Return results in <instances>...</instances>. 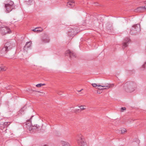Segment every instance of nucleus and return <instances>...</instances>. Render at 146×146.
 <instances>
[{"label":"nucleus","mask_w":146,"mask_h":146,"mask_svg":"<svg viewBox=\"0 0 146 146\" xmlns=\"http://www.w3.org/2000/svg\"><path fill=\"white\" fill-rule=\"evenodd\" d=\"M83 89H82L81 90H80V91H78V92H80Z\"/></svg>","instance_id":"7c9ffc66"},{"label":"nucleus","mask_w":146,"mask_h":146,"mask_svg":"<svg viewBox=\"0 0 146 146\" xmlns=\"http://www.w3.org/2000/svg\"><path fill=\"white\" fill-rule=\"evenodd\" d=\"M92 85L94 87L97 86V85L96 83L92 84Z\"/></svg>","instance_id":"393cba45"},{"label":"nucleus","mask_w":146,"mask_h":146,"mask_svg":"<svg viewBox=\"0 0 146 146\" xmlns=\"http://www.w3.org/2000/svg\"><path fill=\"white\" fill-rule=\"evenodd\" d=\"M77 142L79 146H87V144L85 141L84 137L81 135H79L77 138Z\"/></svg>","instance_id":"39448f33"},{"label":"nucleus","mask_w":146,"mask_h":146,"mask_svg":"<svg viewBox=\"0 0 146 146\" xmlns=\"http://www.w3.org/2000/svg\"><path fill=\"white\" fill-rule=\"evenodd\" d=\"M7 3L5 5V8L6 9L5 12L6 13H8L14 9L15 5L13 2L10 0H7Z\"/></svg>","instance_id":"f257e3e1"},{"label":"nucleus","mask_w":146,"mask_h":146,"mask_svg":"<svg viewBox=\"0 0 146 146\" xmlns=\"http://www.w3.org/2000/svg\"><path fill=\"white\" fill-rule=\"evenodd\" d=\"M42 84L40 83V84H36V87H40L42 86Z\"/></svg>","instance_id":"b1692460"},{"label":"nucleus","mask_w":146,"mask_h":146,"mask_svg":"<svg viewBox=\"0 0 146 146\" xmlns=\"http://www.w3.org/2000/svg\"><path fill=\"white\" fill-rule=\"evenodd\" d=\"M26 108V106H24L19 110V113H21V114H23V112H24V110Z\"/></svg>","instance_id":"aec40b11"},{"label":"nucleus","mask_w":146,"mask_h":146,"mask_svg":"<svg viewBox=\"0 0 146 146\" xmlns=\"http://www.w3.org/2000/svg\"><path fill=\"white\" fill-rule=\"evenodd\" d=\"M146 64V62H145L144 64L142 65V66L141 68V70H143L144 69V68H145V65Z\"/></svg>","instance_id":"4be33fe9"},{"label":"nucleus","mask_w":146,"mask_h":146,"mask_svg":"<svg viewBox=\"0 0 146 146\" xmlns=\"http://www.w3.org/2000/svg\"><path fill=\"white\" fill-rule=\"evenodd\" d=\"M126 108L125 107H122L121 108V110H122V111H123V110H125Z\"/></svg>","instance_id":"a878e982"},{"label":"nucleus","mask_w":146,"mask_h":146,"mask_svg":"<svg viewBox=\"0 0 146 146\" xmlns=\"http://www.w3.org/2000/svg\"><path fill=\"white\" fill-rule=\"evenodd\" d=\"M7 130V129H6L5 130V131Z\"/></svg>","instance_id":"473e14b6"},{"label":"nucleus","mask_w":146,"mask_h":146,"mask_svg":"<svg viewBox=\"0 0 146 146\" xmlns=\"http://www.w3.org/2000/svg\"><path fill=\"white\" fill-rule=\"evenodd\" d=\"M102 87H103V88L101 89V90L107 89H108L111 87V85L108 84L105 86H102Z\"/></svg>","instance_id":"a211bd4d"},{"label":"nucleus","mask_w":146,"mask_h":146,"mask_svg":"<svg viewBox=\"0 0 146 146\" xmlns=\"http://www.w3.org/2000/svg\"><path fill=\"white\" fill-rule=\"evenodd\" d=\"M3 120V119H2L0 121V128L1 129L6 128L10 124L9 122H5Z\"/></svg>","instance_id":"9d476101"},{"label":"nucleus","mask_w":146,"mask_h":146,"mask_svg":"<svg viewBox=\"0 0 146 146\" xmlns=\"http://www.w3.org/2000/svg\"><path fill=\"white\" fill-rule=\"evenodd\" d=\"M61 142L62 146H70L69 143L67 142L62 141Z\"/></svg>","instance_id":"f3484780"},{"label":"nucleus","mask_w":146,"mask_h":146,"mask_svg":"<svg viewBox=\"0 0 146 146\" xmlns=\"http://www.w3.org/2000/svg\"><path fill=\"white\" fill-rule=\"evenodd\" d=\"M26 127L29 130L30 132L31 133L36 131H38L41 128V127L37 125H27Z\"/></svg>","instance_id":"7ed1b4c3"},{"label":"nucleus","mask_w":146,"mask_h":146,"mask_svg":"<svg viewBox=\"0 0 146 146\" xmlns=\"http://www.w3.org/2000/svg\"><path fill=\"white\" fill-rule=\"evenodd\" d=\"M7 68L5 67H3L2 66H0V71H4L6 70Z\"/></svg>","instance_id":"412c9836"},{"label":"nucleus","mask_w":146,"mask_h":146,"mask_svg":"<svg viewBox=\"0 0 146 146\" xmlns=\"http://www.w3.org/2000/svg\"><path fill=\"white\" fill-rule=\"evenodd\" d=\"M130 41V39L128 38H126L124 40L122 44V48L123 49L128 46Z\"/></svg>","instance_id":"f8f14e48"},{"label":"nucleus","mask_w":146,"mask_h":146,"mask_svg":"<svg viewBox=\"0 0 146 146\" xmlns=\"http://www.w3.org/2000/svg\"><path fill=\"white\" fill-rule=\"evenodd\" d=\"M39 27H37L32 30V31L34 32H37L38 33L42 31V30L41 29V30H39Z\"/></svg>","instance_id":"6ab92c4d"},{"label":"nucleus","mask_w":146,"mask_h":146,"mask_svg":"<svg viewBox=\"0 0 146 146\" xmlns=\"http://www.w3.org/2000/svg\"><path fill=\"white\" fill-rule=\"evenodd\" d=\"M94 4H95L96 5H98V3H94Z\"/></svg>","instance_id":"cd10ccee"},{"label":"nucleus","mask_w":146,"mask_h":146,"mask_svg":"<svg viewBox=\"0 0 146 146\" xmlns=\"http://www.w3.org/2000/svg\"><path fill=\"white\" fill-rule=\"evenodd\" d=\"M33 1V0H29V1L30 2V3H32Z\"/></svg>","instance_id":"bb28decb"},{"label":"nucleus","mask_w":146,"mask_h":146,"mask_svg":"<svg viewBox=\"0 0 146 146\" xmlns=\"http://www.w3.org/2000/svg\"><path fill=\"white\" fill-rule=\"evenodd\" d=\"M33 116L32 117H31L30 119L29 120H31V119L32 117H33Z\"/></svg>","instance_id":"2f4dec72"},{"label":"nucleus","mask_w":146,"mask_h":146,"mask_svg":"<svg viewBox=\"0 0 146 146\" xmlns=\"http://www.w3.org/2000/svg\"><path fill=\"white\" fill-rule=\"evenodd\" d=\"M127 84H125L124 86V89L127 92H132L136 89V86L135 84H133V85L130 84L126 87Z\"/></svg>","instance_id":"0eeeda50"},{"label":"nucleus","mask_w":146,"mask_h":146,"mask_svg":"<svg viewBox=\"0 0 146 146\" xmlns=\"http://www.w3.org/2000/svg\"><path fill=\"white\" fill-rule=\"evenodd\" d=\"M145 5L141 6L136 9L135 10V11L141 12L146 11V1L145 2Z\"/></svg>","instance_id":"9b49d317"},{"label":"nucleus","mask_w":146,"mask_h":146,"mask_svg":"<svg viewBox=\"0 0 146 146\" xmlns=\"http://www.w3.org/2000/svg\"><path fill=\"white\" fill-rule=\"evenodd\" d=\"M12 45H10L9 42L6 43L4 47L3 48L1 53H6L12 48Z\"/></svg>","instance_id":"1a4fd4ad"},{"label":"nucleus","mask_w":146,"mask_h":146,"mask_svg":"<svg viewBox=\"0 0 146 146\" xmlns=\"http://www.w3.org/2000/svg\"><path fill=\"white\" fill-rule=\"evenodd\" d=\"M141 30L140 25L139 24H136L133 25L131 27L130 33L131 35H134L139 32Z\"/></svg>","instance_id":"20e7f679"},{"label":"nucleus","mask_w":146,"mask_h":146,"mask_svg":"<svg viewBox=\"0 0 146 146\" xmlns=\"http://www.w3.org/2000/svg\"><path fill=\"white\" fill-rule=\"evenodd\" d=\"M45 85V84H42V86H44V85Z\"/></svg>","instance_id":"c756f323"},{"label":"nucleus","mask_w":146,"mask_h":146,"mask_svg":"<svg viewBox=\"0 0 146 146\" xmlns=\"http://www.w3.org/2000/svg\"><path fill=\"white\" fill-rule=\"evenodd\" d=\"M67 6L68 7H72L75 6L74 1V0H69L67 3Z\"/></svg>","instance_id":"4468645a"},{"label":"nucleus","mask_w":146,"mask_h":146,"mask_svg":"<svg viewBox=\"0 0 146 146\" xmlns=\"http://www.w3.org/2000/svg\"><path fill=\"white\" fill-rule=\"evenodd\" d=\"M126 129L125 128L122 129L121 130V133H123L126 132Z\"/></svg>","instance_id":"5701e85b"},{"label":"nucleus","mask_w":146,"mask_h":146,"mask_svg":"<svg viewBox=\"0 0 146 146\" xmlns=\"http://www.w3.org/2000/svg\"><path fill=\"white\" fill-rule=\"evenodd\" d=\"M11 31L10 29L6 26L4 24L0 23V33L3 35H5L6 34L10 33Z\"/></svg>","instance_id":"f03ea898"},{"label":"nucleus","mask_w":146,"mask_h":146,"mask_svg":"<svg viewBox=\"0 0 146 146\" xmlns=\"http://www.w3.org/2000/svg\"><path fill=\"white\" fill-rule=\"evenodd\" d=\"M65 54L66 56H69L71 58L76 57L75 54L72 52H71L69 50L66 51Z\"/></svg>","instance_id":"ddd939ff"},{"label":"nucleus","mask_w":146,"mask_h":146,"mask_svg":"<svg viewBox=\"0 0 146 146\" xmlns=\"http://www.w3.org/2000/svg\"><path fill=\"white\" fill-rule=\"evenodd\" d=\"M78 33V30L75 27L74 28H69L68 29L67 34L70 37H72Z\"/></svg>","instance_id":"423d86ee"},{"label":"nucleus","mask_w":146,"mask_h":146,"mask_svg":"<svg viewBox=\"0 0 146 146\" xmlns=\"http://www.w3.org/2000/svg\"><path fill=\"white\" fill-rule=\"evenodd\" d=\"M85 107V106H79L78 107L80 108V109H75L74 110V112H76L77 111H79L80 110V111H81L84 110L86 109L84 107Z\"/></svg>","instance_id":"dca6fc26"},{"label":"nucleus","mask_w":146,"mask_h":146,"mask_svg":"<svg viewBox=\"0 0 146 146\" xmlns=\"http://www.w3.org/2000/svg\"><path fill=\"white\" fill-rule=\"evenodd\" d=\"M102 85H97V86H99V87H100V86H101L102 87Z\"/></svg>","instance_id":"c85d7f7f"},{"label":"nucleus","mask_w":146,"mask_h":146,"mask_svg":"<svg viewBox=\"0 0 146 146\" xmlns=\"http://www.w3.org/2000/svg\"><path fill=\"white\" fill-rule=\"evenodd\" d=\"M50 40V38L47 34L44 33L42 34L41 38V41L42 43H48Z\"/></svg>","instance_id":"6e6552de"},{"label":"nucleus","mask_w":146,"mask_h":146,"mask_svg":"<svg viewBox=\"0 0 146 146\" xmlns=\"http://www.w3.org/2000/svg\"><path fill=\"white\" fill-rule=\"evenodd\" d=\"M31 43L30 41L27 42L24 47V50L30 48L31 46Z\"/></svg>","instance_id":"2eb2a0df"}]
</instances>
